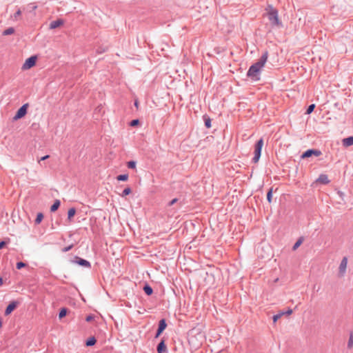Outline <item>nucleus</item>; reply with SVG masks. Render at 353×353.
<instances>
[{
	"label": "nucleus",
	"instance_id": "obj_27",
	"mask_svg": "<svg viewBox=\"0 0 353 353\" xmlns=\"http://www.w3.org/2000/svg\"><path fill=\"white\" fill-rule=\"evenodd\" d=\"M131 192H132V190H131V188H129V187L125 188L123 190L122 193L121 194V196H123H123H127V195L130 194L131 193Z\"/></svg>",
	"mask_w": 353,
	"mask_h": 353
},
{
	"label": "nucleus",
	"instance_id": "obj_18",
	"mask_svg": "<svg viewBox=\"0 0 353 353\" xmlns=\"http://www.w3.org/2000/svg\"><path fill=\"white\" fill-rule=\"evenodd\" d=\"M60 204H61V202L59 200H56L54 201V203L51 205L50 207V211L51 212H55L56 210H58V208H59L60 206Z\"/></svg>",
	"mask_w": 353,
	"mask_h": 353
},
{
	"label": "nucleus",
	"instance_id": "obj_39",
	"mask_svg": "<svg viewBox=\"0 0 353 353\" xmlns=\"http://www.w3.org/2000/svg\"><path fill=\"white\" fill-rule=\"evenodd\" d=\"M281 312H284V314H291L292 313V310L288 309L287 311H282Z\"/></svg>",
	"mask_w": 353,
	"mask_h": 353
},
{
	"label": "nucleus",
	"instance_id": "obj_25",
	"mask_svg": "<svg viewBox=\"0 0 353 353\" xmlns=\"http://www.w3.org/2000/svg\"><path fill=\"white\" fill-rule=\"evenodd\" d=\"M67 312H68V310H67V309L65 307L61 308L60 310V311H59V319H62L64 316H65L66 314H67Z\"/></svg>",
	"mask_w": 353,
	"mask_h": 353
},
{
	"label": "nucleus",
	"instance_id": "obj_8",
	"mask_svg": "<svg viewBox=\"0 0 353 353\" xmlns=\"http://www.w3.org/2000/svg\"><path fill=\"white\" fill-rule=\"evenodd\" d=\"M259 70L251 65L247 72V76L252 80L257 81L259 80Z\"/></svg>",
	"mask_w": 353,
	"mask_h": 353
},
{
	"label": "nucleus",
	"instance_id": "obj_34",
	"mask_svg": "<svg viewBox=\"0 0 353 353\" xmlns=\"http://www.w3.org/2000/svg\"><path fill=\"white\" fill-rule=\"evenodd\" d=\"M301 158V159L309 158V149L303 153Z\"/></svg>",
	"mask_w": 353,
	"mask_h": 353
},
{
	"label": "nucleus",
	"instance_id": "obj_14",
	"mask_svg": "<svg viewBox=\"0 0 353 353\" xmlns=\"http://www.w3.org/2000/svg\"><path fill=\"white\" fill-rule=\"evenodd\" d=\"M63 21L62 19H57V20L53 21L50 23V28L55 29V28L59 27L60 26L63 25Z\"/></svg>",
	"mask_w": 353,
	"mask_h": 353
},
{
	"label": "nucleus",
	"instance_id": "obj_19",
	"mask_svg": "<svg viewBox=\"0 0 353 353\" xmlns=\"http://www.w3.org/2000/svg\"><path fill=\"white\" fill-rule=\"evenodd\" d=\"M43 219V213H41V212L37 213L36 219L34 221L35 224L36 225L39 224L42 221Z\"/></svg>",
	"mask_w": 353,
	"mask_h": 353
},
{
	"label": "nucleus",
	"instance_id": "obj_17",
	"mask_svg": "<svg viewBox=\"0 0 353 353\" xmlns=\"http://www.w3.org/2000/svg\"><path fill=\"white\" fill-rule=\"evenodd\" d=\"M97 343V339L94 336L88 338L85 342L87 346H92Z\"/></svg>",
	"mask_w": 353,
	"mask_h": 353
},
{
	"label": "nucleus",
	"instance_id": "obj_2",
	"mask_svg": "<svg viewBox=\"0 0 353 353\" xmlns=\"http://www.w3.org/2000/svg\"><path fill=\"white\" fill-rule=\"evenodd\" d=\"M259 257L270 259L272 255V249L268 244H261L257 248Z\"/></svg>",
	"mask_w": 353,
	"mask_h": 353
},
{
	"label": "nucleus",
	"instance_id": "obj_47",
	"mask_svg": "<svg viewBox=\"0 0 353 353\" xmlns=\"http://www.w3.org/2000/svg\"><path fill=\"white\" fill-rule=\"evenodd\" d=\"M37 8V6H34L32 7V9H33V10H34V9H36Z\"/></svg>",
	"mask_w": 353,
	"mask_h": 353
},
{
	"label": "nucleus",
	"instance_id": "obj_37",
	"mask_svg": "<svg viewBox=\"0 0 353 353\" xmlns=\"http://www.w3.org/2000/svg\"><path fill=\"white\" fill-rule=\"evenodd\" d=\"M49 157H50V155L43 156L40 159L38 160V163H41V161H45V160L48 159Z\"/></svg>",
	"mask_w": 353,
	"mask_h": 353
},
{
	"label": "nucleus",
	"instance_id": "obj_35",
	"mask_svg": "<svg viewBox=\"0 0 353 353\" xmlns=\"http://www.w3.org/2000/svg\"><path fill=\"white\" fill-rule=\"evenodd\" d=\"M139 123V119H134V120L131 121V122H130V125H131V126H136V125H137Z\"/></svg>",
	"mask_w": 353,
	"mask_h": 353
},
{
	"label": "nucleus",
	"instance_id": "obj_30",
	"mask_svg": "<svg viewBox=\"0 0 353 353\" xmlns=\"http://www.w3.org/2000/svg\"><path fill=\"white\" fill-rule=\"evenodd\" d=\"M321 154V152L318 150H310V157L314 155L315 157H319Z\"/></svg>",
	"mask_w": 353,
	"mask_h": 353
},
{
	"label": "nucleus",
	"instance_id": "obj_26",
	"mask_svg": "<svg viewBox=\"0 0 353 353\" xmlns=\"http://www.w3.org/2000/svg\"><path fill=\"white\" fill-rule=\"evenodd\" d=\"M353 347V333H351L347 342V348L352 349Z\"/></svg>",
	"mask_w": 353,
	"mask_h": 353
},
{
	"label": "nucleus",
	"instance_id": "obj_13",
	"mask_svg": "<svg viewBox=\"0 0 353 353\" xmlns=\"http://www.w3.org/2000/svg\"><path fill=\"white\" fill-rule=\"evenodd\" d=\"M157 350L158 353H164L167 351V347L163 339L158 344Z\"/></svg>",
	"mask_w": 353,
	"mask_h": 353
},
{
	"label": "nucleus",
	"instance_id": "obj_42",
	"mask_svg": "<svg viewBox=\"0 0 353 353\" xmlns=\"http://www.w3.org/2000/svg\"><path fill=\"white\" fill-rule=\"evenodd\" d=\"M314 108H315L314 104H310V113L314 110Z\"/></svg>",
	"mask_w": 353,
	"mask_h": 353
},
{
	"label": "nucleus",
	"instance_id": "obj_28",
	"mask_svg": "<svg viewBox=\"0 0 353 353\" xmlns=\"http://www.w3.org/2000/svg\"><path fill=\"white\" fill-rule=\"evenodd\" d=\"M137 162L134 161H130L127 163V166L130 169H134L136 168Z\"/></svg>",
	"mask_w": 353,
	"mask_h": 353
},
{
	"label": "nucleus",
	"instance_id": "obj_1",
	"mask_svg": "<svg viewBox=\"0 0 353 353\" xmlns=\"http://www.w3.org/2000/svg\"><path fill=\"white\" fill-rule=\"evenodd\" d=\"M265 10L267 17L272 28H281L283 27L282 22L279 19L278 10L272 5H268Z\"/></svg>",
	"mask_w": 353,
	"mask_h": 353
},
{
	"label": "nucleus",
	"instance_id": "obj_22",
	"mask_svg": "<svg viewBox=\"0 0 353 353\" xmlns=\"http://www.w3.org/2000/svg\"><path fill=\"white\" fill-rule=\"evenodd\" d=\"M75 213L76 209L74 208H71L69 209L68 212V219L70 220L74 216Z\"/></svg>",
	"mask_w": 353,
	"mask_h": 353
},
{
	"label": "nucleus",
	"instance_id": "obj_24",
	"mask_svg": "<svg viewBox=\"0 0 353 353\" xmlns=\"http://www.w3.org/2000/svg\"><path fill=\"white\" fill-rule=\"evenodd\" d=\"M203 119L205 121V125L207 128H210L211 127V119L210 117L207 116H203Z\"/></svg>",
	"mask_w": 353,
	"mask_h": 353
},
{
	"label": "nucleus",
	"instance_id": "obj_46",
	"mask_svg": "<svg viewBox=\"0 0 353 353\" xmlns=\"http://www.w3.org/2000/svg\"><path fill=\"white\" fill-rule=\"evenodd\" d=\"M2 326V321H1V319L0 318V327Z\"/></svg>",
	"mask_w": 353,
	"mask_h": 353
},
{
	"label": "nucleus",
	"instance_id": "obj_36",
	"mask_svg": "<svg viewBox=\"0 0 353 353\" xmlns=\"http://www.w3.org/2000/svg\"><path fill=\"white\" fill-rule=\"evenodd\" d=\"M94 316L93 315L90 314V315L86 316L85 321L87 322H90V321H92L94 319Z\"/></svg>",
	"mask_w": 353,
	"mask_h": 353
},
{
	"label": "nucleus",
	"instance_id": "obj_44",
	"mask_svg": "<svg viewBox=\"0 0 353 353\" xmlns=\"http://www.w3.org/2000/svg\"><path fill=\"white\" fill-rule=\"evenodd\" d=\"M305 114H309V107H307V108H305Z\"/></svg>",
	"mask_w": 353,
	"mask_h": 353
},
{
	"label": "nucleus",
	"instance_id": "obj_3",
	"mask_svg": "<svg viewBox=\"0 0 353 353\" xmlns=\"http://www.w3.org/2000/svg\"><path fill=\"white\" fill-rule=\"evenodd\" d=\"M263 146V139L261 138L259 140L257 141L254 145V157L252 159V161L254 163H256L259 162V159L261 157V150Z\"/></svg>",
	"mask_w": 353,
	"mask_h": 353
},
{
	"label": "nucleus",
	"instance_id": "obj_5",
	"mask_svg": "<svg viewBox=\"0 0 353 353\" xmlns=\"http://www.w3.org/2000/svg\"><path fill=\"white\" fill-rule=\"evenodd\" d=\"M348 259L347 256L343 257L338 268V275L339 277H343L346 273Z\"/></svg>",
	"mask_w": 353,
	"mask_h": 353
},
{
	"label": "nucleus",
	"instance_id": "obj_7",
	"mask_svg": "<svg viewBox=\"0 0 353 353\" xmlns=\"http://www.w3.org/2000/svg\"><path fill=\"white\" fill-rule=\"evenodd\" d=\"M71 263H76L84 268H91V263L88 261L83 259L78 256H75L74 259L71 260Z\"/></svg>",
	"mask_w": 353,
	"mask_h": 353
},
{
	"label": "nucleus",
	"instance_id": "obj_23",
	"mask_svg": "<svg viewBox=\"0 0 353 353\" xmlns=\"http://www.w3.org/2000/svg\"><path fill=\"white\" fill-rule=\"evenodd\" d=\"M117 179L119 181H125L128 179V174H120L117 176Z\"/></svg>",
	"mask_w": 353,
	"mask_h": 353
},
{
	"label": "nucleus",
	"instance_id": "obj_6",
	"mask_svg": "<svg viewBox=\"0 0 353 353\" xmlns=\"http://www.w3.org/2000/svg\"><path fill=\"white\" fill-rule=\"evenodd\" d=\"M329 177L327 174H321L317 179H316L312 183V187H317L319 184L327 185L330 183Z\"/></svg>",
	"mask_w": 353,
	"mask_h": 353
},
{
	"label": "nucleus",
	"instance_id": "obj_21",
	"mask_svg": "<svg viewBox=\"0 0 353 353\" xmlns=\"http://www.w3.org/2000/svg\"><path fill=\"white\" fill-rule=\"evenodd\" d=\"M303 237H300L292 247L293 250H296L303 243Z\"/></svg>",
	"mask_w": 353,
	"mask_h": 353
},
{
	"label": "nucleus",
	"instance_id": "obj_41",
	"mask_svg": "<svg viewBox=\"0 0 353 353\" xmlns=\"http://www.w3.org/2000/svg\"><path fill=\"white\" fill-rule=\"evenodd\" d=\"M5 245H6L5 241H0V250L2 249Z\"/></svg>",
	"mask_w": 353,
	"mask_h": 353
},
{
	"label": "nucleus",
	"instance_id": "obj_33",
	"mask_svg": "<svg viewBox=\"0 0 353 353\" xmlns=\"http://www.w3.org/2000/svg\"><path fill=\"white\" fill-rule=\"evenodd\" d=\"M72 247H73V245H72H72H68V246H67V247H65V248H63L62 249V252H68L69 250H70L72 248Z\"/></svg>",
	"mask_w": 353,
	"mask_h": 353
},
{
	"label": "nucleus",
	"instance_id": "obj_40",
	"mask_svg": "<svg viewBox=\"0 0 353 353\" xmlns=\"http://www.w3.org/2000/svg\"><path fill=\"white\" fill-rule=\"evenodd\" d=\"M21 14V12L20 9H19L15 13H14V17L17 18V17L20 16Z\"/></svg>",
	"mask_w": 353,
	"mask_h": 353
},
{
	"label": "nucleus",
	"instance_id": "obj_29",
	"mask_svg": "<svg viewBox=\"0 0 353 353\" xmlns=\"http://www.w3.org/2000/svg\"><path fill=\"white\" fill-rule=\"evenodd\" d=\"M272 188H270L267 193V200H268V203H270L272 202Z\"/></svg>",
	"mask_w": 353,
	"mask_h": 353
},
{
	"label": "nucleus",
	"instance_id": "obj_15",
	"mask_svg": "<svg viewBox=\"0 0 353 353\" xmlns=\"http://www.w3.org/2000/svg\"><path fill=\"white\" fill-rule=\"evenodd\" d=\"M343 145L345 147H349L353 145V137H349L342 140Z\"/></svg>",
	"mask_w": 353,
	"mask_h": 353
},
{
	"label": "nucleus",
	"instance_id": "obj_43",
	"mask_svg": "<svg viewBox=\"0 0 353 353\" xmlns=\"http://www.w3.org/2000/svg\"><path fill=\"white\" fill-rule=\"evenodd\" d=\"M134 106H135L137 108H138V107H139V102H138V101H137V100L134 101Z\"/></svg>",
	"mask_w": 353,
	"mask_h": 353
},
{
	"label": "nucleus",
	"instance_id": "obj_45",
	"mask_svg": "<svg viewBox=\"0 0 353 353\" xmlns=\"http://www.w3.org/2000/svg\"><path fill=\"white\" fill-rule=\"evenodd\" d=\"M3 284V279L0 277V285Z\"/></svg>",
	"mask_w": 353,
	"mask_h": 353
},
{
	"label": "nucleus",
	"instance_id": "obj_9",
	"mask_svg": "<svg viewBox=\"0 0 353 353\" xmlns=\"http://www.w3.org/2000/svg\"><path fill=\"white\" fill-rule=\"evenodd\" d=\"M28 103L23 104L16 112V114L13 117L14 121L23 118L27 114V110Z\"/></svg>",
	"mask_w": 353,
	"mask_h": 353
},
{
	"label": "nucleus",
	"instance_id": "obj_16",
	"mask_svg": "<svg viewBox=\"0 0 353 353\" xmlns=\"http://www.w3.org/2000/svg\"><path fill=\"white\" fill-rule=\"evenodd\" d=\"M143 291L148 296L152 294V293H153V290H152V287L148 284H145L144 285Z\"/></svg>",
	"mask_w": 353,
	"mask_h": 353
},
{
	"label": "nucleus",
	"instance_id": "obj_31",
	"mask_svg": "<svg viewBox=\"0 0 353 353\" xmlns=\"http://www.w3.org/2000/svg\"><path fill=\"white\" fill-rule=\"evenodd\" d=\"M283 315H284V312H279L277 314L273 316V321L274 323L276 322L279 319H280Z\"/></svg>",
	"mask_w": 353,
	"mask_h": 353
},
{
	"label": "nucleus",
	"instance_id": "obj_32",
	"mask_svg": "<svg viewBox=\"0 0 353 353\" xmlns=\"http://www.w3.org/2000/svg\"><path fill=\"white\" fill-rule=\"evenodd\" d=\"M26 265H27L26 263H25L22 261H20V262L17 263L16 267L18 270H20L23 268H25Z\"/></svg>",
	"mask_w": 353,
	"mask_h": 353
},
{
	"label": "nucleus",
	"instance_id": "obj_20",
	"mask_svg": "<svg viewBox=\"0 0 353 353\" xmlns=\"http://www.w3.org/2000/svg\"><path fill=\"white\" fill-rule=\"evenodd\" d=\"M14 32V28L10 27V28H8L6 29V30L3 32L2 34H3V36H7V35H10V34H13Z\"/></svg>",
	"mask_w": 353,
	"mask_h": 353
},
{
	"label": "nucleus",
	"instance_id": "obj_4",
	"mask_svg": "<svg viewBox=\"0 0 353 353\" xmlns=\"http://www.w3.org/2000/svg\"><path fill=\"white\" fill-rule=\"evenodd\" d=\"M268 57V52L267 50L264 51L260 57V59L252 65L255 67L259 71L265 65Z\"/></svg>",
	"mask_w": 353,
	"mask_h": 353
},
{
	"label": "nucleus",
	"instance_id": "obj_12",
	"mask_svg": "<svg viewBox=\"0 0 353 353\" xmlns=\"http://www.w3.org/2000/svg\"><path fill=\"white\" fill-rule=\"evenodd\" d=\"M18 303L16 301H12L9 303V305L7 306L5 310V315H9L11 314V312L15 310V308L17 307Z\"/></svg>",
	"mask_w": 353,
	"mask_h": 353
},
{
	"label": "nucleus",
	"instance_id": "obj_38",
	"mask_svg": "<svg viewBox=\"0 0 353 353\" xmlns=\"http://www.w3.org/2000/svg\"><path fill=\"white\" fill-rule=\"evenodd\" d=\"M178 199L176 198L175 199H173L172 201H170L169 203H168V205L169 206H171L172 205H174V203H176L177 202Z\"/></svg>",
	"mask_w": 353,
	"mask_h": 353
},
{
	"label": "nucleus",
	"instance_id": "obj_10",
	"mask_svg": "<svg viewBox=\"0 0 353 353\" xmlns=\"http://www.w3.org/2000/svg\"><path fill=\"white\" fill-rule=\"evenodd\" d=\"M37 61V57L36 56H32L29 58H28L25 63H23L22 68L23 70H28L31 68H32L34 65H35Z\"/></svg>",
	"mask_w": 353,
	"mask_h": 353
},
{
	"label": "nucleus",
	"instance_id": "obj_11",
	"mask_svg": "<svg viewBox=\"0 0 353 353\" xmlns=\"http://www.w3.org/2000/svg\"><path fill=\"white\" fill-rule=\"evenodd\" d=\"M167 327L166 321L165 319H162L159 322L158 329L155 335V338H158L162 332L165 330Z\"/></svg>",
	"mask_w": 353,
	"mask_h": 353
}]
</instances>
